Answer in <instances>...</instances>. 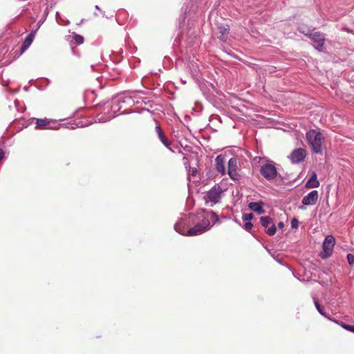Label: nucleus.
<instances>
[{
  "label": "nucleus",
  "mask_w": 354,
  "mask_h": 354,
  "mask_svg": "<svg viewBox=\"0 0 354 354\" xmlns=\"http://www.w3.org/2000/svg\"><path fill=\"white\" fill-rule=\"evenodd\" d=\"M254 217V214L252 213L245 214L243 216V219L244 221H250Z\"/></svg>",
  "instance_id": "obj_25"
},
{
  "label": "nucleus",
  "mask_w": 354,
  "mask_h": 354,
  "mask_svg": "<svg viewBox=\"0 0 354 354\" xmlns=\"http://www.w3.org/2000/svg\"><path fill=\"white\" fill-rule=\"evenodd\" d=\"M283 226H284V224H283V222H279V223H278V227H279V228H283Z\"/></svg>",
  "instance_id": "obj_33"
},
{
  "label": "nucleus",
  "mask_w": 354,
  "mask_h": 354,
  "mask_svg": "<svg viewBox=\"0 0 354 354\" xmlns=\"http://www.w3.org/2000/svg\"><path fill=\"white\" fill-rule=\"evenodd\" d=\"M223 192L219 185H215L206 193L204 197L205 202L211 203L212 206L216 205L220 202Z\"/></svg>",
  "instance_id": "obj_3"
},
{
  "label": "nucleus",
  "mask_w": 354,
  "mask_h": 354,
  "mask_svg": "<svg viewBox=\"0 0 354 354\" xmlns=\"http://www.w3.org/2000/svg\"><path fill=\"white\" fill-rule=\"evenodd\" d=\"M156 131L161 142L165 147H169L171 145V142L169 141L165 133L163 132V131L162 130L161 127L159 125L156 127Z\"/></svg>",
  "instance_id": "obj_14"
},
{
  "label": "nucleus",
  "mask_w": 354,
  "mask_h": 354,
  "mask_svg": "<svg viewBox=\"0 0 354 354\" xmlns=\"http://www.w3.org/2000/svg\"><path fill=\"white\" fill-rule=\"evenodd\" d=\"M299 225V221L296 218H293L292 221H291V227L292 228H297Z\"/></svg>",
  "instance_id": "obj_28"
},
{
  "label": "nucleus",
  "mask_w": 354,
  "mask_h": 354,
  "mask_svg": "<svg viewBox=\"0 0 354 354\" xmlns=\"http://www.w3.org/2000/svg\"><path fill=\"white\" fill-rule=\"evenodd\" d=\"M309 37L317 44L316 48L320 50L325 41L324 35L320 32H311Z\"/></svg>",
  "instance_id": "obj_10"
},
{
  "label": "nucleus",
  "mask_w": 354,
  "mask_h": 354,
  "mask_svg": "<svg viewBox=\"0 0 354 354\" xmlns=\"http://www.w3.org/2000/svg\"><path fill=\"white\" fill-rule=\"evenodd\" d=\"M19 104V102L18 101H15V106H16V108L17 109V110H18L19 111L23 112V111H24V109H24V108H21V109H19L18 108V104Z\"/></svg>",
  "instance_id": "obj_30"
},
{
  "label": "nucleus",
  "mask_w": 354,
  "mask_h": 354,
  "mask_svg": "<svg viewBox=\"0 0 354 354\" xmlns=\"http://www.w3.org/2000/svg\"><path fill=\"white\" fill-rule=\"evenodd\" d=\"M347 261L350 265H353L354 263V255L348 254L347 255Z\"/></svg>",
  "instance_id": "obj_27"
},
{
  "label": "nucleus",
  "mask_w": 354,
  "mask_h": 354,
  "mask_svg": "<svg viewBox=\"0 0 354 354\" xmlns=\"http://www.w3.org/2000/svg\"><path fill=\"white\" fill-rule=\"evenodd\" d=\"M36 32L37 30H32L31 32L26 36L20 48V54L24 53L30 47L34 40Z\"/></svg>",
  "instance_id": "obj_11"
},
{
  "label": "nucleus",
  "mask_w": 354,
  "mask_h": 354,
  "mask_svg": "<svg viewBox=\"0 0 354 354\" xmlns=\"http://www.w3.org/2000/svg\"><path fill=\"white\" fill-rule=\"evenodd\" d=\"M45 124H46V128H52V127L50 126V122L48 121L46 119Z\"/></svg>",
  "instance_id": "obj_31"
},
{
  "label": "nucleus",
  "mask_w": 354,
  "mask_h": 354,
  "mask_svg": "<svg viewBox=\"0 0 354 354\" xmlns=\"http://www.w3.org/2000/svg\"><path fill=\"white\" fill-rule=\"evenodd\" d=\"M253 225L250 221H245L244 228L245 230H250L252 227Z\"/></svg>",
  "instance_id": "obj_26"
},
{
  "label": "nucleus",
  "mask_w": 354,
  "mask_h": 354,
  "mask_svg": "<svg viewBox=\"0 0 354 354\" xmlns=\"http://www.w3.org/2000/svg\"><path fill=\"white\" fill-rule=\"evenodd\" d=\"M319 186V182L317 179V174L315 172H313L311 175V177L308 180L306 184V188H317Z\"/></svg>",
  "instance_id": "obj_16"
},
{
  "label": "nucleus",
  "mask_w": 354,
  "mask_h": 354,
  "mask_svg": "<svg viewBox=\"0 0 354 354\" xmlns=\"http://www.w3.org/2000/svg\"><path fill=\"white\" fill-rule=\"evenodd\" d=\"M261 223L266 229V233L270 236H273L277 231L275 225L270 216H262L260 218Z\"/></svg>",
  "instance_id": "obj_7"
},
{
  "label": "nucleus",
  "mask_w": 354,
  "mask_h": 354,
  "mask_svg": "<svg viewBox=\"0 0 354 354\" xmlns=\"http://www.w3.org/2000/svg\"><path fill=\"white\" fill-rule=\"evenodd\" d=\"M306 138L313 152L322 153L324 137L321 132L315 129H310L306 133Z\"/></svg>",
  "instance_id": "obj_1"
},
{
  "label": "nucleus",
  "mask_w": 354,
  "mask_h": 354,
  "mask_svg": "<svg viewBox=\"0 0 354 354\" xmlns=\"http://www.w3.org/2000/svg\"><path fill=\"white\" fill-rule=\"evenodd\" d=\"M45 81H46V84H47V82H48V80L47 79H45Z\"/></svg>",
  "instance_id": "obj_35"
},
{
  "label": "nucleus",
  "mask_w": 354,
  "mask_h": 354,
  "mask_svg": "<svg viewBox=\"0 0 354 354\" xmlns=\"http://www.w3.org/2000/svg\"><path fill=\"white\" fill-rule=\"evenodd\" d=\"M314 304L318 312L325 317H328L324 310V308L322 306L316 299H314Z\"/></svg>",
  "instance_id": "obj_21"
},
{
  "label": "nucleus",
  "mask_w": 354,
  "mask_h": 354,
  "mask_svg": "<svg viewBox=\"0 0 354 354\" xmlns=\"http://www.w3.org/2000/svg\"><path fill=\"white\" fill-rule=\"evenodd\" d=\"M211 227L212 225L208 217H203L200 222L187 231V236H194L200 235L209 230Z\"/></svg>",
  "instance_id": "obj_2"
},
{
  "label": "nucleus",
  "mask_w": 354,
  "mask_h": 354,
  "mask_svg": "<svg viewBox=\"0 0 354 354\" xmlns=\"http://www.w3.org/2000/svg\"><path fill=\"white\" fill-rule=\"evenodd\" d=\"M263 203L262 202H252L249 203L248 207L256 213L262 214L265 212V210L263 208Z\"/></svg>",
  "instance_id": "obj_15"
},
{
  "label": "nucleus",
  "mask_w": 354,
  "mask_h": 354,
  "mask_svg": "<svg viewBox=\"0 0 354 354\" xmlns=\"http://www.w3.org/2000/svg\"><path fill=\"white\" fill-rule=\"evenodd\" d=\"M229 26L227 24H221L218 26L217 37L223 41H225L229 35Z\"/></svg>",
  "instance_id": "obj_13"
},
{
  "label": "nucleus",
  "mask_w": 354,
  "mask_h": 354,
  "mask_svg": "<svg viewBox=\"0 0 354 354\" xmlns=\"http://www.w3.org/2000/svg\"><path fill=\"white\" fill-rule=\"evenodd\" d=\"M299 30L304 34L305 35L309 37L310 34H311V30L310 29H307L304 26H300L299 28Z\"/></svg>",
  "instance_id": "obj_22"
},
{
  "label": "nucleus",
  "mask_w": 354,
  "mask_h": 354,
  "mask_svg": "<svg viewBox=\"0 0 354 354\" xmlns=\"http://www.w3.org/2000/svg\"><path fill=\"white\" fill-rule=\"evenodd\" d=\"M35 118H30L27 120H23L21 122H20V124L22 126V128H26L29 127L31 124H33L35 122Z\"/></svg>",
  "instance_id": "obj_19"
},
{
  "label": "nucleus",
  "mask_w": 354,
  "mask_h": 354,
  "mask_svg": "<svg viewBox=\"0 0 354 354\" xmlns=\"http://www.w3.org/2000/svg\"><path fill=\"white\" fill-rule=\"evenodd\" d=\"M260 173L268 180L274 179L277 175V171L275 166L270 163L262 165L260 169Z\"/></svg>",
  "instance_id": "obj_5"
},
{
  "label": "nucleus",
  "mask_w": 354,
  "mask_h": 354,
  "mask_svg": "<svg viewBox=\"0 0 354 354\" xmlns=\"http://www.w3.org/2000/svg\"><path fill=\"white\" fill-rule=\"evenodd\" d=\"M73 39L75 43L78 45L82 44L84 42V37L80 35H75L73 36Z\"/></svg>",
  "instance_id": "obj_23"
},
{
  "label": "nucleus",
  "mask_w": 354,
  "mask_h": 354,
  "mask_svg": "<svg viewBox=\"0 0 354 354\" xmlns=\"http://www.w3.org/2000/svg\"><path fill=\"white\" fill-rule=\"evenodd\" d=\"M33 124H35V128L36 129H44V119L35 118Z\"/></svg>",
  "instance_id": "obj_20"
},
{
  "label": "nucleus",
  "mask_w": 354,
  "mask_h": 354,
  "mask_svg": "<svg viewBox=\"0 0 354 354\" xmlns=\"http://www.w3.org/2000/svg\"><path fill=\"white\" fill-rule=\"evenodd\" d=\"M306 151L299 148L294 150L290 154V158L293 163H299L303 161L306 157Z\"/></svg>",
  "instance_id": "obj_8"
},
{
  "label": "nucleus",
  "mask_w": 354,
  "mask_h": 354,
  "mask_svg": "<svg viewBox=\"0 0 354 354\" xmlns=\"http://www.w3.org/2000/svg\"><path fill=\"white\" fill-rule=\"evenodd\" d=\"M5 153L3 149H0V162L3 159Z\"/></svg>",
  "instance_id": "obj_29"
},
{
  "label": "nucleus",
  "mask_w": 354,
  "mask_h": 354,
  "mask_svg": "<svg viewBox=\"0 0 354 354\" xmlns=\"http://www.w3.org/2000/svg\"><path fill=\"white\" fill-rule=\"evenodd\" d=\"M317 200L318 192L313 190L302 198L301 203L304 205H313L316 204Z\"/></svg>",
  "instance_id": "obj_9"
},
{
  "label": "nucleus",
  "mask_w": 354,
  "mask_h": 354,
  "mask_svg": "<svg viewBox=\"0 0 354 354\" xmlns=\"http://www.w3.org/2000/svg\"><path fill=\"white\" fill-rule=\"evenodd\" d=\"M341 326L346 329V330H348L350 332H352L354 333V326L353 325H348L344 323L341 324Z\"/></svg>",
  "instance_id": "obj_24"
},
{
  "label": "nucleus",
  "mask_w": 354,
  "mask_h": 354,
  "mask_svg": "<svg viewBox=\"0 0 354 354\" xmlns=\"http://www.w3.org/2000/svg\"><path fill=\"white\" fill-rule=\"evenodd\" d=\"M225 156L221 154L217 156L215 159V169L218 173L221 174L222 175L225 174Z\"/></svg>",
  "instance_id": "obj_12"
},
{
  "label": "nucleus",
  "mask_w": 354,
  "mask_h": 354,
  "mask_svg": "<svg viewBox=\"0 0 354 354\" xmlns=\"http://www.w3.org/2000/svg\"><path fill=\"white\" fill-rule=\"evenodd\" d=\"M335 244V239L333 236L328 235L326 236L322 245L323 250L320 254L322 258L326 259L331 256Z\"/></svg>",
  "instance_id": "obj_4"
},
{
  "label": "nucleus",
  "mask_w": 354,
  "mask_h": 354,
  "mask_svg": "<svg viewBox=\"0 0 354 354\" xmlns=\"http://www.w3.org/2000/svg\"><path fill=\"white\" fill-rule=\"evenodd\" d=\"M95 8H96V9H97V10H100V8H99V6H95Z\"/></svg>",
  "instance_id": "obj_34"
},
{
  "label": "nucleus",
  "mask_w": 354,
  "mask_h": 354,
  "mask_svg": "<svg viewBox=\"0 0 354 354\" xmlns=\"http://www.w3.org/2000/svg\"><path fill=\"white\" fill-rule=\"evenodd\" d=\"M174 227H175V230L178 233H179V234H182L183 236H187V231L188 230L186 229V227L185 226V224L183 223H182V222L177 223L175 225Z\"/></svg>",
  "instance_id": "obj_17"
},
{
  "label": "nucleus",
  "mask_w": 354,
  "mask_h": 354,
  "mask_svg": "<svg viewBox=\"0 0 354 354\" xmlns=\"http://www.w3.org/2000/svg\"><path fill=\"white\" fill-rule=\"evenodd\" d=\"M197 169L196 168H192V174L194 176L197 173Z\"/></svg>",
  "instance_id": "obj_32"
},
{
  "label": "nucleus",
  "mask_w": 354,
  "mask_h": 354,
  "mask_svg": "<svg viewBox=\"0 0 354 354\" xmlns=\"http://www.w3.org/2000/svg\"><path fill=\"white\" fill-rule=\"evenodd\" d=\"M227 174L234 180L238 181L241 178L238 173V161L236 158H232L228 161Z\"/></svg>",
  "instance_id": "obj_6"
},
{
  "label": "nucleus",
  "mask_w": 354,
  "mask_h": 354,
  "mask_svg": "<svg viewBox=\"0 0 354 354\" xmlns=\"http://www.w3.org/2000/svg\"><path fill=\"white\" fill-rule=\"evenodd\" d=\"M203 212H205L208 215H210L211 218L214 223H216L219 221V217L217 215V214L213 211H207L206 209H203Z\"/></svg>",
  "instance_id": "obj_18"
}]
</instances>
